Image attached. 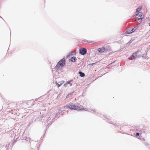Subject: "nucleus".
<instances>
[{
    "label": "nucleus",
    "mask_w": 150,
    "mask_h": 150,
    "mask_svg": "<svg viewBox=\"0 0 150 150\" xmlns=\"http://www.w3.org/2000/svg\"><path fill=\"white\" fill-rule=\"evenodd\" d=\"M135 136L137 137H139L140 136V133L138 132H137L136 133Z\"/></svg>",
    "instance_id": "17"
},
{
    "label": "nucleus",
    "mask_w": 150,
    "mask_h": 150,
    "mask_svg": "<svg viewBox=\"0 0 150 150\" xmlns=\"http://www.w3.org/2000/svg\"><path fill=\"white\" fill-rule=\"evenodd\" d=\"M65 64V59L63 58L61 59L57 64L56 67L57 68H59L60 67H63Z\"/></svg>",
    "instance_id": "2"
},
{
    "label": "nucleus",
    "mask_w": 150,
    "mask_h": 150,
    "mask_svg": "<svg viewBox=\"0 0 150 150\" xmlns=\"http://www.w3.org/2000/svg\"><path fill=\"white\" fill-rule=\"evenodd\" d=\"M74 104L73 103H69L64 106V108L65 109L69 108L71 110H73Z\"/></svg>",
    "instance_id": "6"
},
{
    "label": "nucleus",
    "mask_w": 150,
    "mask_h": 150,
    "mask_svg": "<svg viewBox=\"0 0 150 150\" xmlns=\"http://www.w3.org/2000/svg\"><path fill=\"white\" fill-rule=\"evenodd\" d=\"M70 84V86L72 85L71 83H70V82H67L66 83H65L64 84V86L65 87H66L67 86V85L68 84Z\"/></svg>",
    "instance_id": "15"
},
{
    "label": "nucleus",
    "mask_w": 150,
    "mask_h": 150,
    "mask_svg": "<svg viewBox=\"0 0 150 150\" xmlns=\"http://www.w3.org/2000/svg\"><path fill=\"white\" fill-rule=\"evenodd\" d=\"M139 24L137 25H136L133 28H132V33L134 32L137 29H138L139 26Z\"/></svg>",
    "instance_id": "10"
},
{
    "label": "nucleus",
    "mask_w": 150,
    "mask_h": 150,
    "mask_svg": "<svg viewBox=\"0 0 150 150\" xmlns=\"http://www.w3.org/2000/svg\"><path fill=\"white\" fill-rule=\"evenodd\" d=\"M142 15H143V13H142L141 12H139L138 13H137V14H135V16H138V17H139L140 18H143V19H144V16H142Z\"/></svg>",
    "instance_id": "9"
},
{
    "label": "nucleus",
    "mask_w": 150,
    "mask_h": 150,
    "mask_svg": "<svg viewBox=\"0 0 150 150\" xmlns=\"http://www.w3.org/2000/svg\"><path fill=\"white\" fill-rule=\"evenodd\" d=\"M83 42H87L88 43H91L93 42V41H89V40H86V41Z\"/></svg>",
    "instance_id": "18"
},
{
    "label": "nucleus",
    "mask_w": 150,
    "mask_h": 150,
    "mask_svg": "<svg viewBox=\"0 0 150 150\" xmlns=\"http://www.w3.org/2000/svg\"><path fill=\"white\" fill-rule=\"evenodd\" d=\"M138 138L142 141H145V139L144 138L142 137V136H139L138 137Z\"/></svg>",
    "instance_id": "16"
},
{
    "label": "nucleus",
    "mask_w": 150,
    "mask_h": 150,
    "mask_svg": "<svg viewBox=\"0 0 150 150\" xmlns=\"http://www.w3.org/2000/svg\"><path fill=\"white\" fill-rule=\"evenodd\" d=\"M70 60L71 62H75L76 61L77 59L75 57H73L71 58Z\"/></svg>",
    "instance_id": "11"
},
{
    "label": "nucleus",
    "mask_w": 150,
    "mask_h": 150,
    "mask_svg": "<svg viewBox=\"0 0 150 150\" xmlns=\"http://www.w3.org/2000/svg\"><path fill=\"white\" fill-rule=\"evenodd\" d=\"M143 18H140L138 16H135V15L132 16V22L134 21H138L139 23V24H140L141 23Z\"/></svg>",
    "instance_id": "3"
},
{
    "label": "nucleus",
    "mask_w": 150,
    "mask_h": 150,
    "mask_svg": "<svg viewBox=\"0 0 150 150\" xmlns=\"http://www.w3.org/2000/svg\"><path fill=\"white\" fill-rule=\"evenodd\" d=\"M142 10V8L141 7L139 6L136 9V12L137 13L139 12Z\"/></svg>",
    "instance_id": "13"
},
{
    "label": "nucleus",
    "mask_w": 150,
    "mask_h": 150,
    "mask_svg": "<svg viewBox=\"0 0 150 150\" xmlns=\"http://www.w3.org/2000/svg\"><path fill=\"white\" fill-rule=\"evenodd\" d=\"M140 132L142 133L145 134H148L150 133L149 129L145 126H144L140 129Z\"/></svg>",
    "instance_id": "5"
},
{
    "label": "nucleus",
    "mask_w": 150,
    "mask_h": 150,
    "mask_svg": "<svg viewBox=\"0 0 150 150\" xmlns=\"http://www.w3.org/2000/svg\"><path fill=\"white\" fill-rule=\"evenodd\" d=\"M144 144L146 146H148L149 145V144L146 142H143Z\"/></svg>",
    "instance_id": "19"
},
{
    "label": "nucleus",
    "mask_w": 150,
    "mask_h": 150,
    "mask_svg": "<svg viewBox=\"0 0 150 150\" xmlns=\"http://www.w3.org/2000/svg\"><path fill=\"white\" fill-rule=\"evenodd\" d=\"M140 50H138L136 52H134L132 54V58H134V60L137 58H139L142 56Z\"/></svg>",
    "instance_id": "1"
},
{
    "label": "nucleus",
    "mask_w": 150,
    "mask_h": 150,
    "mask_svg": "<svg viewBox=\"0 0 150 150\" xmlns=\"http://www.w3.org/2000/svg\"><path fill=\"white\" fill-rule=\"evenodd\" d=\"M86 49L85 48H81L79 50V53L81 55H84L86 53Z\"/></svg>",
    "instance_id": "8"
},
{
    "label": "nucleus",
    "mask_w": 150,
    "mask_h": 150,
    "mask_svg": "<svg viewBox=\"0 0 150 150\" xmlns=\"http://www.w3.org/2000/svg\"><path fill=\"white\" fill-rule=\"evenodd\" d=\"M108 50L106 49L104 47H102L100 48H98V51L100 53H102L104 52H107Z\"/></svg>",
    "instance_id": "7"
},
{
    "label": "nucleus",
    "mask_w": 150,
    "mask_h": 150,
    "mask_svg": "<svg viewBox=\"0 0 150 150\" xmlns=\"http://www.w3.org/2000/svg\"><path fill=\"white\" fill-rule=\"evenodd\" d=\"M150 49V45L149 46V47H148L147 48V52L149 51V49Z\"/></svg>",
    "instance_id": "21"
},
{
    "label": "nucleus",
    "mask_w": 150,
    "mask_h": 150,
    "mask_svg": "<svg viewBox=\"0 0 150 150\" xmlns=\"http://www.w3.org/2000/svg\"><path fill=\"white\" fill-rule=\"evenodd\" d=\"M79 74H80V75L81 77H83L85 76V74L81 71H79Z\"/></svg>",
    "instance_id": "14"
},
{
    "label": "nucleus",
    "mask_w": 150,
    "mask_h": 150,
    "mask_svg": "<svg viewBox=\"0 0 150 150\" xmlns=\"http://www.w3.org/2000/svg\"><path fill=\"white\" fill-rule=\"evenodd\" d=\"M59 83H56V85L58 88L59 87V86H61L62 84H63L64 82V81H61V82H59Z\"/></svg>",
    "instance_id": "12"
},
{
    "label": "nucleus",
    "mask_w": 150,
    "mask_h": 150,
    "mask_svg": "<svg viewBox=\"0 0 150 150\" xmlns=\"http://www.w3.org/2000/svg\"><path fill=\"white\" fill-rule=\"evenodd\" d=\"M126 33L127 34H130L131 33V31L130 30H127L126 31Z\"/></svg>",
    "instance_id": "20"
},
{
    "label": "nucleus",
    "mask_w": 150,
    "mask_h": 150,
    "mask_svg": "<svg viewBox=\"0 0 150 150\" xmlns=\"http://www.w3.org/2000/svg\"><path fill=\"white\" fill-rule=\"evenodd\" d=\"M74 108H73V110H84V108L83 107L82 105L79 104H74Z\"/></svg>",
    "instance_id": "4"
},
{
    "label": "nucleus",
    "mask_w": 150,
    "mask_h": 150,
    "mask_svg": "<svg viewBox=\"0 0 150 150\" xmlns=\"http://www.w3.org/2000/svg\"><path fill=\"white\" fill-rule=\"evenodd\" d=\"M135 127H135V128H137V126H136Z\"/></svg>",
    "instance_id": "22"
},
{
    "label": "nucleus",
    "mask_w": 150,
    "mask_h": 150,
    "mask_svg": "<svg viewBox=\"0 0 150 150\" xmlns=\"http://www.w3.org/2000/svg\"><path fill=\"white\" fill-rule=\"evenodd\" d=\"M134 40V39H133V40H132V41H133Z\"/></svg>",
    "instance_id": "23"
}]
</instances>
